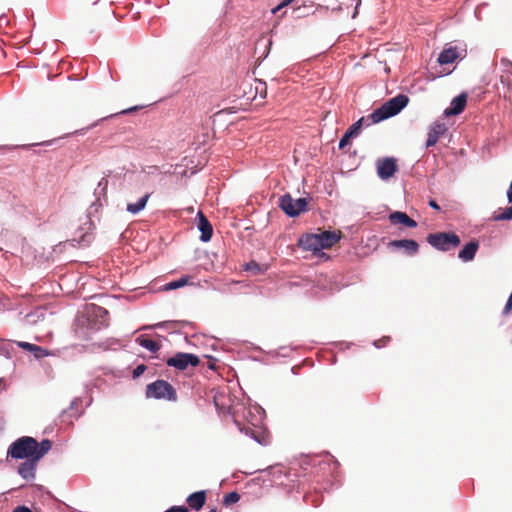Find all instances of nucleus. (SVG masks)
<instances>
[{"label": "nucleus", "mask_w": 512, "mask_h": 512, "mask_svg": "<svg viewBox=\"0 0 512 512\" xmlns=\"http://www.w3.org/2000/svg\"><path fill=\"white\" fill-rule=\"evenodd\" d=\"M408 101L409 98L406 95L399 94L385 102L381 107L374 110L368 116L360 118L352 124L346 132L351 137H355L359 134L363 126H370L372 124L379 123L380 121L398 114L408 104Z\"/></svg>", "instance_id": "nucleus-1"}, {"label": "nucleus", "mask_w": 512, "mask_h": 512, "mask_svg": "<svg viewBox=\"0 0 512 512\" xmlns=\"http://www.w3.org/2000/svg\"><path fill=\"white\" fill-rule=\"evenodd\" d=\"M52 448V441L44 439L40 443L36 439L23 436L14 441L8 448V455L14 459H41Z\"/></svg>", "instance_id": "nucleus-2"}, {"label": "nucleus", "mask_w": 512, "mask_h": 512, "mask_svg": "<svg viewBox=\"0 0 512 512\" xmlns=\"http://www.w3.org/2000/svg\"><path fill=\"white\" fill-rule=\"evenodd\" d=\"M145 395L147 398L165 399L176 402L178 399L175 388L165 380H156L146 386Z\"/></svg>", "instance_id": "nucleus-3"}, {"label": "nucleus", "mask_w": 512, "mask_h": 512, "mask_svg": "<svg viewBox=\"0 0 512 512\" xmlns=\"http://www.w3.org/2000/svg\"><path fill=\"white\" fill-rule=\"evenodd\" d=\"M427 242L437 250L449 251L460 245V237L452 232H437L427 236Z\"/></svg>", "instance_id": "nucleus-4"}, {"label": "nucleus", "mask_w": 512, "mask_h": 512, "mask_svg": "<svg viewBox=\"0 0 512 512\" xmlns=\"http://www.w3.org/2000/svg\"><path fill=\"white\" fill-rule=\"evenodd\" d=\"M280 207L288 216L295 217L306 210L307 200L305 198L293 199L290 194H285L280 199Z\"/></svg>", "instance_id": "nucleus-5"}, {"label": "nucleus", "mask_w": 512, "mask_h": 512, "mask_svg": "<svg viewBox=\"0 0 512 512\" xmlns=\"http://www.w3.org/2000/svg\"><path fill=\"white\" fill-rule=\"evenodd\" d=\"M166 363L168 366L183 371L186 370L188 366H198L200 363V359L197 355L179 352L175 354L173 357L168 358Z\"/></svg>", "instance_id": "nucleus-6"}, {"label": "nucleus", "mask_w": 512, "mask_h": 512, "mask_svg": "<svg viewBox=\"0 0 512 512\" xmlns=\"http://www.w3.org/2000/svg\"><path fill=\"white\" fill-rule=\"evenodd\" d=\"M398 171V164L395 158L386 157L377 161V174L382 180H388Z\"/></svg>", "instance_id": "nucleus-7"}, {"label": "nucleus", "mask_w": 512, "mask_h": 512, "mask_svg": "<svg viewBox=\"0 0 512 512\" xmlns=\"http://www.w3.org/2000/svg\"><path fill=\"white\" fill-rule=\"evenodd\" d=\"M447 128L444 123L441 122H434L428 131V137L426 141V147H432L434 146L440 137L445 134Z\"/></svg>", "instance_id": "nucleus-8"}, {"label": "nucleus", "mask_w": 512, "mask_h": 512, "mask_svg": "<svg viewBox=\"0 0 512 512\" xmlns=\"http://www.w3.org/2000/svg\"><path fill=\"white\" fill-rule=\"evenodd\" d=\"M298 245L304 250L312 251L314 253L320 252V242L318 234H306L298 240Z\"/></svg>", "instance_id": "nucleus-9"}, {"label": "nucleus", "mask_w": 512, "mask_h": 512, "mask_svg": "<svg viewBox=\"0 0 512 512\" xmlns=\"http://www.w3.org/2000/svg\"><path fill=\"white\" fill-rule=\"evenodd\" d=\"M197 219H198L197 227L201 231L200 239L203 242H208L211 239L212 234H213L212 225L210 224V222L208 221L206 216L201 211H199L197 213Z\"/></svg>", "instance_id": "nucleus-10"}, {"label": "nucleus", "mask_w": 512, "mask_h": 512, "mask_svg": "<svg viewBox=\"0 0 512 512\" xmlns=\"http://www.w3.org/2000/svg\"><path fill=\"white\" fill-rule=\"evenodd\" d=\"M466 103L467 94L461 93L457 97L453 98L450 107L445 110L444 114L446 116L458 115L465 109Z\"/></svg>", "instance_id": "nucleus-11"}, {"label": "nucleus", "mask_w": 512, "mask_h": 512, "mask_svg": "<svg viewBox=\"0 0 512 512\" xmlns=\"http://www.w3.org/2000/svg\"><path fill=\"white\" fill-rule=\"evenodd\" d=\"M340 237V232L337 233L334 231H323L319 233L318 238L321 250L333 247L340 240Z\"/></svg>", "instance_id": "nucleus-12"}, {"label": "nucleus", "mask_w": 512, "mask_h": 512, "mask_svg": "<svg viewBox=\"0 0 512 512\" xmlns=\"http://www.w3.org/2000/svg\"><path fill=\"white\" fill-rule=\"evenodd\" d=\"M392 248H402L408 255H415L419 251V244L412 239L393 240L389 243Z\"/></svg>", "instance_id": "nucleus-13"}, {"label": "nucleus", "mask_w": 512, "mask_h": 512, "mask_svg": "<svg viewBox=\"0 0 512 512\" xmlns=\"http://www.w3.org/2000/svg\"><path fill=\"white\" fill-rule=\"evenodd\" d=\"M389 220L393 225L401 224L409 228L417 227V222L410 218L405 212L395 211L389 215Z\"/></svg>", "instance_id": "nucleus-14"}, {"label": "nucleus", "mask_w": 512, "mask_h": 512, "mask_svg": "<svg viewBox=\"0 0 512 512\" xmlns=\"http://www.w3.org/2000/svg\"><path fill=\"white\" fill-rule=\"evenodd\" d=\"M206 499H207L206 491L201 490V491H197V492L190 494L187 497L186 502H187L189 508H191L195 511H199L205 505Z\"/></svg>", "instance_id": "nucleus-15"}, {"label": "nucleus", "mask_w": 512, "mask_h": 512, "mask_svg": "<svg viewBox=\"0 0 512 512\" xmlns=\"http://www.w3.org/2000/svg\"><path fill=\"white\" fill-rule=\"evenodd\" d=\"M40 459H27L25 462L21 463L18 468V473L24 479H33L35 477V471L37 467V463Z\"/></svg>", "instance_id": "nucleus-16"}, {"label": "nucleus", "mask_w": 512, "mask_h": 512, "mask_svg": "<svg viewBox=\"0 0 512 512\" xmlns=\"http://www.w3.org/2000/svg\"><path fill=\"white\" fill-rule=\"evenodd\" d=\"M460 57V53L457 47L445 48L438 56V62L441 65L450 64L456 61Z\"/></svg>", "instance_id": "nucleus-17"}, {"label": "nucleus", "mask_w": 512, "mask_h": 512, "mask_svg": "<svg viewBox=\"0 0 512 512\" xmlns=\"http://www.w3.org/2000/svg\"><path fill=\"white\" fill-rule=\"evenodd\" d=\"M478 248L479 243L477 241H470L462 250H460L458 257L464 262L472 261L478 251Z\"/></svg>", "instance_id": "nucleus-18"}, {"label": "nucleus", "mask_w": 512, "mask_h": 512, "mask_svg": "<svg viewBox=\"0 0 512 512\" xmlns=\"http://www.w3.org/2000/svg\"><path fill=\"white\" fill-rule=\"evenodd\" d=\"M500 83L506 88L504 97L512 100V64L500 76Z\"/></svg>", "instance_id": "nucleus-19"}, {"label": "nucleus", "mask_w": 512, "mask_h": 512, "mask_svg": "<svg viewBox=\"0 0 512 512\" xmlns=\"http://www.w3.org/2000/svg\"><path fill=\"white\" fill-rule=\"evenodd\" d=\"M150 196V193H146L136 203H128L126 206L127 212L131 214H137L141 212L146 207Z\"/></svg>", "instance_id": "nucleus-20"}, {"label": "nucleus", "mask_w": 512, "mask_h": 512, "mask_svg": "<svg viewBox=\"0 0 512 512\" xmlns=\"http://www.w3.org/2000/svg\"><path fill=\"white\" fill-rule=\"evenodd\" d=\"M136 342L143 348H145L153 353L157 352L161 348V345L158 342H156L152 339H149L148 337H146L144 335L139 336L136 339Z\"/></svg>", "instance_id": "nucleus-21"}, {"label": "nucleus", "mask_w": 512, "mask_h": 512, "mask_svg": "<svg viewBox=\"0 0 512 512\" xmlns=\"http://www.w3.org/2000/svg\"><path fill=\"white\" fill-rule=\"evenodd\" d=\"M191 276H182L180 279L171 281L164 286L165 291L175 290L191 283Z\"/></svg>", "instance_id": "nucleus-22"}, {"label": "nucleus", "mask_w": 512, "mask_h": 512, "mask_svg": "<svg viewBox=\"0 0 512 512\" xmlns=\"http://www.w3.org/2000/svg\"><path fill=\"white\" fill-rule=\"evenodd\" d=\"M240 500V494L236 491L227 493L223 498V504L225 506H230L232 504L237 503Z\"/></svg>", "instance_id": "nucleus-23"}, {"label": "nucleus", "mask_w": 512, "mask_h": 512, "mask_svg": "<svg viewBox=\"0 0 512 512\" xmlns=\"http://www.w3.org/2000/svg\"><path fill=\"white\" fill-rule=\"evenodd\" d=\"M494 220L503 221V220H512V205L504 209V211L498 215L494 216Z\"/></svg>", "instance_id": "nucleus-24"}, {"label": "nucleus", "mask_w": 512, "mask_h": 512, "mask_svg": "<svg viewBox=\"0 0 512 512\" xmlns=\"http://www.w3.org/2000/svg\"><path fill=\"white\" fill-rule=\"evenodd\" d=\"M31 353L34 355L36 359H41L43 357L50 355V352L47 349L38 345L34 346L33 351H31Z\"/></svg>", "instance_id": "nucleus-25"}, {"label": "nucleus", "mask_w": 512, "mask_h": 512, "mask_svg": "<svg viewBox=\"0 0 512 512\" xmlns=\"http://www.w3.org/2000/svg\"><path fill=\"white\" fill-rule=\"evenodd\" d=\"M245 270L251 271L254 274H259L262 271L260 265L258 263H256L255 261H251V262L247 263L245 266Z\"/></svg>", "instance_id": "nucleus-26"}, {"label": "nucleus", "mask_w": 512, "mask_h": 512, "mask_svg": "<svg viewBox=\"0 0 512 512\" xmlns=\"http://www.w3.org/2000/svg\"><path fill=\"white\" fill-rule=\"evenodd\" d=\"M16 345L23 350H27L29 352L33 351L35 344L23 341H15Z\"/></svg>", "instance_id": "nucleus-27"}, {"label": "nucleus", "mask_w": 512, "mask_h": 512, "mask_svg": "<svg viewBox=\"0 0 512 512\" xmlns=\"http://www.w3.org/2000/svg\"><path fill=\"white\" fill-rule=\"evenodd\" d=\"M147 367L146 365L144 364H140L138 365L134 370H133V378H138L140 377L145 371H146Z\"/></svg>", "instance_id": "nucleus-28"}, {"label": "nucleus", "mask_w": 512, "mask_h": 512, "mask_svg": "<svg viewBox=\"0 0 512 512\" xmlns=\"http://www.w3.org/2000/svg\"><path fill=\"white\" fill-rule=\"evenodd\" d=\"M351 138L352 137L347 132H345V134L340 139L339 149H343L346 145H348Z\"/></svg>", "instance_id": "nucleus-29"}, {"label": "nucleus", "mask_w": 512, "mask_h": 512, "mask_svg": "<svg viewBox=\"0 0 512 512\" xmlns=\"http://www.w3.org/2000/svg\"><path fill=\"white\" fill-rule=\"evenodd\" d=\"M78 407H79V400L78 399H75L71 402L70 404V407L68 409V411H71L73 412L74 411V414L79 417L80 416V413L78 412Z\"/></svg>", "instance_id": "nucleus-30"}, {"label": "nucleus", "mask_w": 512, "mask_h": 512, "mask_svg": "<svg viewBox=\"0 0 512 512\" xmlns=\"http://www.w3.org/2000/svg\"><path fill=\"white\" fill-rule=\"evenodd\" d=\"M255 89L257 92H260L263 98L266 96V84L264 82L258 81Z\"/></svg>", "instance_id": "nucleus-31"}, {"label": "nucleus", "mask_w": 512, "mask_h": 512, "mask_svg": "<svg viewBox=\"0 0 512 512\" xmlns=\"http://www.w3.org/2000/svg\"><path fill=\"white\" fill-rule=\"evenodd\" d=\"M165 512H189V508L186 506H172Z\"/></svg>", "instance_id": "nucleus-32"}, {"label": "nucleus", "mask_w": 512, "mask_h": 512, "mask_svg": "<svg viewBox=\"0 0 512 512\" xmlns=\"http://www.w3.org/2000/svg\"><path fill=\"white\" fill-rule=\"evenodd\" d=\"M98 187L101 188L104 196H106V193H107V187H108V179L107 178H102L99 183H98Z\"/></svg>", "instance_id": "nucleus-33"}, {"label": "nucleus", "mask_w": 512, "mask_h": 512, "mask_svg": "<svg viewBox=\"0 0 512 512\" xmlns=\"http://www.w3.org/2000/svg\"><path fill=\"white\" fill-rule=\"evenodd\" d=\"M294 0H283L278 6H276L272 12L275 14L277 13L278 11H280L282 8L288 6L289 4H291Z\"/></svg>", "instance_id": "nucleus-34"}, {"label": "nucleus", "mask_w": 512, "mask_h": 512, "mask_svg": "<svg viewBox=\"0 0 512 512\" xmlns=\"http://www.w3.org/2000/svg\"><path fill=\"white\" fill-rule=\"evenodd\" d=\"M390 340V337H384L375 342V346L378 348L384 347L386 343Z\"/></svg>", "instance_id": "nucleus-35"}, {"label": "nucleus", "mask_w": 512, "mask_h": 512, "mask_svg": "<svg viewBox=\"0 0 512 512\" xmlns=\"http://www.w3.org/2000/svg\"><path fill=\"white\" fill-rule=\"evenodd\" d=\"M13 512H32V511L26 506H18L13 510Z\"/></svg>", "instance_id": "nucleus-36"}, {"label": "nucleus", "mask_w": 512, "mask_h": 512, "mask_svg": "<svg viewBox=\"0 0 512 512\" xmlns=\"http://www.w3.org/2000/svg\"><path fill=\"white\" fill-rule=\"evenodd\" d=\"M507 198L510 203H512V182L510 183V186L507 191Z\"/></svg>", "instance_id": "nucleus-37"}, {"label": "nucleus", "mask_w": 512, "mask_h": 512, "mask_svg": "<svg viewBox=\"0 0 512 512\" xmlns=\"http://www.w3.org/2000/svg\"><path fill=\"white\" fill-rule=\"evenodd\" d=\"M429 206L432 207L435 210H440V206L437 204V202L435 200H430L429 201Z\"/></svg>", "instance_id": "nucleus-38"}, {"label": "nucleus", "mask_w": 512, "mask_h": 512, "mask_svg": "<svg viewBox=\"0 0 512 512\" xmlns=\"http://www.w3.org/2000/svg\"><path fill=\"white\" fill-rule=\"evenodd\" d=\"M88 234L82 235L81 238L78 240L79 243L81 242H90V239Z\"/></svg>", "instance_id": "nucleus-39"}, {"label": "nucleus", "mask_w": 512, "mask_h": 512, "mask_svg": "<svg viewBox=\"0 0 512 512\" xmlns=\"http://www.w3.org/2000/svg\"><path fill=\"white\" fill-rule=\"evenodd\" d=\"M135 110H137V107H133V108H129V109L123 110L122 113H129V112H132V111H135Z\"/></svg>", "instance_id": "nucleus-40"}, {"label": "nucleus", "mask_w": 512, "mask_h": 512, "mask_svg": "<svg viewBox=\"0 0 512 512\" xmlns=\"http://www.w3.org/2000/svg\"><path fill=\"white\" fill-rule=\"evenodd\" d=\"M209 368H210V369H215V367L213 366V364H210Z\"/></svg>", "instance_id": "nucleus-41"}, {"label": "nucleus", "mask_w": 512, "mask_h": 512, "mask_svg": "<svg viewBox=\"0 0 512 512\" xmlns=\"http://www.w3.org/2000/svg\"><path fill=\"white\" fill-rule=\"evenodd\" d=\"M209 512H217L216 509H211Z\"/></svg>", "instance_id": "nucleus-42"}]
</instances>
